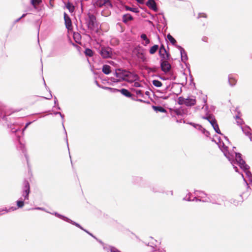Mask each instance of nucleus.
<instances>
[{"label": "nucleus", "mask_w": 252, "mask_h": 252, "mask_svg": "<svg viewBox=\"0 0 252 252\" xmlns=\"http://www.w3.org/2000/svg\"><path fill=\"white\" fill-rule=\"evenodd\" d=\"M227 147L222 143V147L220 148L222 152L223 153L224 156L228 159L231 162V164L233 166V168L236 172L238 171V168L234 165L235 163H237L240 167L243 169L244 172L245 173L246 176L249 178L250 180H252V174L249 170L250 167L247 165L245 161L243 159L242 155L239 153H235V160H231L232 156L230 155L229 153L227 151Z\"/></svg>", "instance_id": "nucleus-1"}, {"label": "nucleus", "mask_w": 252, "mask_h": 252, "mask_svg": "<svg viewBox=\"0 0 252 252\" xmlns=\"http://www.w3.org/2000/svg\"><path fill=\"white\" fill-rule=\"evenodd\" d=\"M30 192V184L27 181H25L24 182L22 197L20 198V200L17 201L16 202L18 208L23 207L24 205V201L29 200Z\"/></svg>", "instance_id": "nucleus-2"}, {"label": "nucleus", "mask_w": 252, "mask_h": 252, "mask_svg": "<svg viewBox=\"0 0 252 252\" xmlns=\"http://www.w3.org/2000/svg\"><path fill=\"white\" fill-rule=\"evenodd\" d=\"M98 53L103 59H112L114 56L113 49L108 46H100L98 49Z\"/></svg>", "instance_id": "nucleus-3"}, {"label": "nucleus", "mask_w": 252, "mask_h": 252, "mask_svg": "<svg viewBox=\"0 0 252 252\" xmlns=\"http://www.w3.org/2000/svg\"><path fill=\"white\" fill-rule=\"evenodd\" d=\"M128 71H127L126 69H123L122 68L116 69L115 70V75L118 79H116V81H114L120 82L121 81H125L126 76H127Z\"/></svg>", "instance_id": "nucleus-4"}, {"label": "nucleus", "mask_w": 252, "mask_h": 252, "mask_svg": "<svg viewBox=\"0 0 252 252\" xmlns=\"http://www.w3.org/2000/svg\"><path fill=\"white\" fill-rule=\"evenodd\" d=\"M195 194L196 195V201H202L203 202H209L211 198L207 195L202 191H195Z\"/></svg>", "instance_id": "nucleus-5"}, {"label": "nucleus", "mask_w": 252, "mask_h": 252, "mask_svg": "<svg viewBox=\"0 0 252 252\" xmlns=\"http://www.w3.org/2000/svg\"><path fill=\"white\" fill-rule=\"evenodd\" d=\"M96 22L95 16L92 14L89 15V20L87 22V26L89 29L91 31L94 30V26Z\"/></svg>", "instance_id": "nucleus-6"}, {"label": "nucleus", "mask_w": 252, "mask_h": 252, "mask_svg": "<svg viewBox=\"0 0 252 252\" xmlns=\"http://www.w3.org/2000/svg\"><path fill=\"white\" fill-rule=\"evenodd\" d=\"M139 77L137 74L134 72L128 71L127 76H126L125 81L129 83H133L136 81H138Z\"/></svg>", "instance_id": "nucleus-7"}, {"label": "nucleus", "mask_w": 252, "mask_h": 252, "mask_svg": "<svg viewBox=\"0 0 252 252\" xmlns=\"http://www.w3.org/2000/svg\"><path fill=\"white\" fill-rule=\"evenodd\" d=\"M209 197L211 198L209 202L213 204H220L223 201L222 197L219 194H212L209 195Z\"/></svg>", "instance_id": "nucleus-8"}, {"label": "nucleus", "mask_w": 252, "mask_h": 252, "mask_svg": "<svg viewBox=\"0 0 252 252\" xmlns=\"http://www.w3.org/2000/svg\"><path fill=\"white\" fill-rule=\"evenodd\" d=\"M106 88L107 89L113 90V91H112L113 92H120L123 95H125L126 97H132V94L127 89H122L121 90H118L117 89H113V88H108V87H106Z\"/></svg>", "instance_id": "nucleus-9"}, {"label": "nucleus", "mask_w": 252, "mask_h": 252, "mask_svg": "<svg viewBox=\"0 0 252 252\" xmlns=\"http://www.w3.org/2000/svg\"><path fill=\"white\" fill-rule=\"evenodd\" d=\"M189 125L192 126L196 128L197 130L200 131L203 134L206 136L208 137L210 135V132L203 128L201 125L198 124H195L192 123H189Z\"/></svg>", "instance_id": "nucleus-10"}, {"label": "nucleus", "mask_w": 252, "mask_h": 252, "mask_svg": "<svg viewBox=\"0 0 252 252\" xmlns=\"http://www.w3.org/2000/svg\"><path fill=\"white\" fill-rule=\"evenodd\" d=\"M166 60H164V61L161 60L160 63L161 70L164 72H168L171 68V65Z\"/></svg>", "instance_id": "nucleus-11"}, {"label": "nucleus", "mask_w": 252, "mask_h": 252, "mask_svg": "<svg viewBox=\"0 0 252 252\" xmlns=\"http://www.w3.org/2000/svg\"><path fill=\"white\" fill-rule=\"evenodd\" d=\"M96 4L99 7H102L103 6H106L107 7H112L110 0H97Z\"/></svg>", "instance_id": "nucleus-12"}, {"label": "nucleus", "mask_w": 252, "mask_h": 252, "mask_svg": "<svg viewBox=\"0 0 252 252\" xmlns=\"http://www.w3.org/2000/svg\"><path fill=\"white\" fill-rule=\"evenodd\" d=\"M159 54L160 57L163 60H167L169 57V54L167 53L166 49L163 45H161L160 47Z\"/></svg>", "instance_id": "nucleus-13"}, {"label": "nucleus", "mask_w": 252, "mask_h": 252, "mask_svg": "<svg viewBox=\"0 0 252 252\" xmlns=\"http://www.w3.org/2000/svg\"><path fill=\"white\" fill-rule=\"evenodd\" d=\"M177 48L180 51L182 61L183 62H186L188 60V58L187 52H186L185 49L180 45H177Z\"/></svg>", "instance_id": "nucleus-14"}, {"label": "nucleus", "mask_w": 252, "mask_h": 252, "mask_svg": "<svg viewBox=\"0 0 252 252\" xmlns=\"http://www.w3.org/2000/svg\"><path fill=\"white\" fill-rule=\"evenodd\" d=\"M63 18L65 27L68 30H69L72 26V23L70 18L65 12L63 14Z\"/></svg>", "instance_id": "nucleus-15"}, {"label": "nucleus", "mask_w": 252, "mask_h": 252, "mask_svg": "<svg viewBox=\"0 0 252 252\" xmlns=\"http://www.w3.org/2000/svg\"><path fill=\"white\" fill-rule=\"evenodd\" d=\"M146 5L154 11L156 12L158 11L157 4L154 0H148L146 2Z\"/></svg>", "instance_id": "nucleus-16"}, {"label": "nucleus", "mask_w": 252, "mask_h": 252, "mask_svg": "<svg viewBox=\"0 0 252 252\" xmlns=\"http://www.w3.org/2000/svg\"><path fill=\"white\" fill-rule=\"evenodd\" d=\"M242 130L243 132L246 135L249 137V138L251 141L252 140V137L251 136L252 133L251 132V129L249 126H246L244 127L241 126Z\"/></svg>", "instance_id": "nucleus-17"}, {"label": "nucleus", "mask_w": 252, "mask_h": 252, "mask_svg": "<svg viewBox=\"0 0 252 252\" xmlns=\"http://www.w3.org/2000/svg\"><path fill=\"white\" fill-rule=\"evenodd\" d=\"M203 118L204 119L207 120L211 124L212 126H215L217 124L216 119L214 118V117L212 116L203 117Z\"/></svg>", "instance_id": "nucleus-18"}, {"label": "nucleus", "mask_w": 252, "mask_h": 252, "mask_svg": "<svg viewBox=\"0 0 252 252\" xmlns=\"http://www.w3.org/2000/svg\"><path fill=\"white\" fill-rule=\"evenodd\" d=\"M196 99L193 98H187L186 99V105L192 106L196 103Z\"/></svg>", "instance_id": "nucleus-19"}, {"label": "nucleus", "mask_w": 252, "mask_h": 252, "mask_svg": "<svg viewBox=\"0 0 252 252\" xmlns=\"http://www.w3.org/2000/svg\"><path fill=\"white\" fill-rule=\"evenodd\" d=\"M228 82L231 86H234L236 85L237 79L232 74L228 75Z\"/></svg>", "instance_id": "nucleus-20"}, {"label": "nucleus", "mask_w": 252, "mask_h": 252, "mask_svg": "<svg viewBox=\"0 0 252 252\" xmlns=\"http://www.w3.org/2000/svg\"><path fill=\"white\" fill-rule=\"evenodd\" d=\"M102 72L105 74H109L110 73L111 67L107 64L103 65L102 68Z\"/></svg>", "instance_id": "nucleus-21"}, {"label": "nucleus", "mask_w": 252, "mask_h": 252, "mask_svg": "<svg viewBox=\"0 0 252 252\" xmlns=\"http://www.w3.org/2000/svg\"><path fill=\"white\" fill-rule=\"evenodd\" d=\"M141 38L145 41V42H142V44L144 46H147L150 43V40L147 38V35L145 34H142L141 35Z\"/></svg>", "instance_id": "nucleus-22"}, {"label": "nucleus", "mask_w": 252, "mask_h": 252, "mask_svg": "<svg viewBox=\"0 0 252 252\" xmlns=\"http://www.w3.org/2000/svg\"><path fill=\"white\" fill-rule=\"evenodd\" d=\"M133 19L132 16L129 14H125L123 16V21L124 23H126L129 21Z\"/></svg>", "instance_id": "nucleus-23"}, {"label": "nucleus", "mask_w": 252, "mask_h": 252, "mask_svg": "<svg viewBox=\"0 0 252 252\" xmlns=\"http://www.w3.org/2000/svg\"><path fill=\"white\" fill-rule=\"evenodd\" d=\"M152 107L153 109L156 112H160L162 113H165L166 112V110L163 107L160 106H153Z\"/></svg>", "instance_id": "nucleus-24"}, {"label": "nucleus", "mask_w": 252, "mask_h": 252, "mask_svg": "<svg viewBox=\"0 0 252 252\" xmlns=\"http://www.w3.org/2000/svg\"><path fill=\"white\" fill-rule=\"evenodd\" d=\"M167 38L172 45L176 46V47H177V45H176V40L171 35L168 34L167 35Z\"/></svg>", "instance_id": "nucleus-25"}, {"label": "nucleus", "mask_w": 252, "mask_h": 252, "mask_svg": "<svg viewBox=\"0 0 252 252\" xmlns=\"http://www.w3.org/2000/svg\"><path fill=\"white\" fill-rule=\"evenodd\" d=\"M42 2V0H31V3L35 9H37V5Z\"/></svg>", "instance_id": "nucleus-26"}, {"label": "nucleus", "mask_w": 252, "mask_h": 252, "mask_svg": "<svg viewBox=\"0 0 252 252\" xmlns=\"http://www.w3.org/2000/svg\"><path fill=\"white\" fill-rule=\"evenodd\" d=\"M8 126L10 128L11 132L13 133L17 132L19 129V126H15L14 125H8Z\"/></svg>", "instance_id": "nucleus-27"}, {"label": "nucleus", "mask_w": 252, "mask_h": 252, "mask_svg": "<svg viewBox=\"0 0 252 252\" xmlns=\"http://www.w3.org/2000/svg\"><path fill=\"white\" fill-rule=\"evenodd\" d=\"M16 209H17V208L15 207H11L9 208L8 209H7L6 208H5V210L2 209L1 210H0V215L3 214L4 213L3 212H9L15 211Z\"/></svg>", "instance_id": "nucleus-28"}, {"label": "nucleus", "mask_w": 252, "mask_h": 252, "mask_svg": "<svg viewBox=\"0 0 252 252\" xmlns=\"http://www.w3.org/2000/svg\"><path fill=\"white\" fill-rule=\"evenodd\" d=\"M66 7L68 9L70 12H73L74 11V5L70 3V2H68L66 5Z\"/></svg>", "instance_id": "nucleus-29"}, {"label": "nucleus", "mask_w": 252, "mask_h": 252, "mask_svg": "<svg viewBox=\"0 0 252 252\" xmlns=\"http://www.w3.org/2000/svg\"><path fill=\"white\" fill-rule=\"evenodd\" d=\"M158 49V45H155L150 48L149 52L151 54H154L157 51Z\"/></svg>", "instance_id": "nucleus-30"}, {"label": "nucleus", "mask_w": 252, "mask_h": 252, "mask_svg": "<svg viewBox=\"0 0 252 252\" xmlns=\"http://www.w3.org/2000/svg\"><path fill=\"white\" fill-rule=\"evenodd\" d=\"M67 220H66V222H69V223H71V224H73V225H75L76 226H77V227H79V228L81 229H82V230H85V229H83V228L81 227V226L80 224H79L78 223H76V222H75L73 221V220H71L70 219H68V218H67Z\"/></svg>", "instance_id": "nucleus-31"}, {"label": "nucleus", "mask_w": 252, "mask_h": 252, "mask_svg": "<svg viewBox=\"0 0 252 252\" xmlns=\"http://www.w3.org/2000/svg\"><path fill=\"white\" fill-rule=\"evenodd\" d=\"M191 194L189 193L188 194H187L184 198V200H187V201H194L195 200V199H196V197H193V199H191Z\"/></svg>", "instance_id": "nucleus-32"}, {"label": "nucleus", "mask_w": 252, "mask_h": 252, "mask_svg": "<svg viewBox=\"0 0 252 252\" xmlns=\"http://www.w3.org/2000/svg\"><path fill=\"white\" fill-rule=\"evenodd\" d=\"M104 249L108 251V250H110L111 252H120L116 248L111 246H109L108 248L106 247H104Z\"/></svg>", "instance_id": "nucleus-33"}, {"label": "nucleus", "mask_w": 252, "mask_h": 252, "mask_svg": "<svg viewBox=\"0 0 252 252\" xmlns=\"http://www.w3.org/2000/svg\"><path fill=\"white\" fill-rule=\"evenodd\" d=\"M125 8H126V9L128 11H132L134 13L139 12V10L137 8L130 7L128 6H126Z\"/></svg>", "instance_id": "nucleus-34"}, {"label": "nucleus", "mask_w": 252, "mask_h": 252, "mask_svg": "<svg viewBox=\"0 0 252 252\" xmlns=\"http://www.w3.org/2000/svg\"><path fill=\"white\" fill-rule=\"evenodd\" d=\"M152 83L153 85L157 87H160L162 85V83L158 80H153L152 81Z\"/></svg>", "instance_id": "nucleus-35"}, {"label": "nucleus", "mask_w": 252, "mask_h": 252, "mask_svg": "<svg viewBox=\"0 0 252 252\" xmlns=\"http://www.w3.org/2000/svg\"><path fill=\"white\" fill-rule=\"evenodd\" d=\"M216 139L213 138L212 141L216 142L217 144H218L219 146V147L220 148L221 146V139L220 138L218 137V136H215Z\"/></svg>", "instance_id": "nucleus-36"}, {"label": "nucleus", "mask_w": 252, "mask_h": 252, "mask_svg": "<svg viewBox=\"0 0 252 252\" xmlns=\"http://www.w3.org/2000/svg\"><path fill=\"white\" fill-rule=\"evenodd\" d=\"M85 54L87 56L92 57L93 55V52L91 49L87 48L85 51Z\"/></svg>", "instance_id": "nucleus-37"}, {"label": "nucleus", "mask_w": 252, "mask_h": 252, "mask_svg": "<svg viewBox=\"0 0 252 252\" xmlns=\"http://www.w3.org/2000/svg\"><path fill=\"white\" fill-rule=\"evenodd\" d=\"M186 99L183 97H179L178 98V103L180 105L185 104L186 105Z\"/></svg>", "instance_id": "nucleus-38"}, {"label": "nucleus", "mask_w": 252, "mask_h": 252, "mask_svg": "<svg viewBox=\"0 0 252 252\" xmlns=\"http://www.w3.org/2000/svg\"><path fill=\"white\" fill-rule=\"evenodd\" d=\"M54 214L56 217H58V218H60V219H61L63 220H64V221H66V220H67V217H65V216H63L62 215H60V214H58V213H56H56H55Z\"/></svg>", "instance_id": "nucleus-39"}, {"label": "nucleus", "mask_w": 252, "mask_h": 252, "mask_svg": "<svg viewBox=\"0 0 252 252\" xmlns=\"http://www.w3.org/2000/svg\"><path fill=\"white\" fill-rule=\"evenodd\" d=\"M212 127H213L214 129L217 133L222 135V134L220 132V130L219 129V127L218 124H217L215 126H212Z\"/></svg>", "instance_id": "nucleus-40"}, {"label": "nucleus", "mask_w": 252, "mask_h": 252, "mask_svg": "<svg viewBox=\"0 0 252 252\" xmlns=\"http://www.w3.org/2000/svg\"><path fill=\"white\" fill-rule=\"evenodd\" d=\"M73 37L76 42H78V40L81 39L80 34L78 33H74Z\"/></svg>", "instance_id": "nucleus-41"}, {"label": "nucleus", "mask_w": 252, "mask_h": 252, "mask_svg": "<svg viewBox=\"0 0 252 252\" xmlns=\"http://www.w3.org/2000/svg\"><path fill=\"white\" fill-rule=\"evenodd\" d=\"M135 93H136V94L137 95H139V96H142L143 97V94L142 93V91L140 90H136L135 91Z\"/></svg>", "instance_id": "nucleus-42"}, {"label": "nucleus", "mask_w": 252, "mask_h": 252, "mask_svg": "<svg viewBox=\"0 0 252 252\" xmlns=\"http://www.w3.org/2000/svg\"><path fill=\"white\" fill-rule=\"evenodd\" d=\"M19 148H20V149L22 151L23 153H25V146L23 144H22L21 142L19 141Z\"/></svg>", "instance_id": "nucleus-43"}, {"label": "nucleus", "mask_w": 252, "mask_h": 252, "mask_svg": "<svg viewBox=\"0 0 252 252\" xmlns=\"http://www.w3.org/2000/svg\"><path fill=\"white\" fill-rule=\"evenodd\" d=\"M133 83V84L132 85L134 87H141V85L137 82V81H136Z\"/></svg>", "instance_id": "nucleus-44"}, {"label": "nucleus", "mask_w": 252, "mask_h": 252, "mask_svg": "<svg viewBox=\"0 0 252 252\" xmlns=\"http://www.w3.org/2000/svg\"><path fill=\"white\" fill-rule=\"evenodd\" d=\"M236 120H239V121H237V123L238 125H242L243 121L241 119H240V118H239V117L238 116H236Z\"/></svg>", "instance_id": "nucleus-45"}, {"label": "nucleus", "mask_w": 252, "mask_h": 252, "mask_svg": "<svg viewBox=\"0 0 252 252\" xmlns=\"http://www.w3.org/2000/svg\"><path fill=\"white\" fill-rule=\"evenodd\" d=\"M202 102H203L204 104L203 106L202 107V109L204 108V107L206 105L207 103V97L206 96H204L202 98Z\"/></svg>", "instance_id": "nucleus-46"}, {"label": "nucleus", "mask_w": 252, "mask_h": 252, "mask_svg": "<svg viewBox=\"0 0 252 252\" xmlns=\"http://www.w3.org/2000/svg\"><path fill=\"white\" fill-rule=\"evenodd\" d=\"M43 98H44L45 99H51L52 98V95L51 94V91H50V94L49 95H48V97H43Z\"/></svg>", "instance_id": "nucleus-47"}, {"label": "nucleus", "mask_w": 252, "mask_h": 252, "mask_svg": "<svg viewBox=\"0 0 252 252\" xmlns=\"http://www.w3.org/2000/svg\"><path fill=\"white\" fill-rule=\"evenodd\" d=\"M201 17L206 18L207 17V15L205 13H199L198 18H200Z\"/></svg>", "instance_id": "nucleus-48"}, {"label": "nucleus", "mask_w": 252, "mask_h": 252, "mask_svg": "<svg viewBox=\"0 0 252 252\" xmlns=\"http://www.w3.org/2000/svg\"><path fill=\"white\" fill-rule=\"evenodd\" d=\"M54 103L55 105H58V101L56 96H54Z\"/></svg>", "instance_id": "nucleus-49"}, {"label": "nucleus", "mask_w": 252, "mask_h": 252, "mask_svg": "<svg viewBox=\"0 0 252 252\" xmlns=\"http://www.w3.org/2000/svg\"><path fill=\"white\" fill-rule=\"evenodd\" d=\"M132 99L133 100H135V101H139V102H145V101H144L143 100L141 99H134V98H132Z\"/></svg>", "instance_id": "nucleus-50"}, {"label": "nucleus", "mask_w": 252, "mask_h": 252, "mask_svg": "<svg viewBox=\"0 0 252 252\" xmlns=\"http://www.w3.org/2000/svg\"><path fill=\"white\" fill-rule=\"evenodd\" d=\"M84 231H85L86 232H87V233H88L89 235H90L91 236H92L95 239H96V238L91 233L89 232L88 231H87L86 230H84Z\"/></svg>", "instance_id": "nucleus-51"}, {"label": "nucleus", "mask_w": 252, "mask_h": 252, "mask_svg": "<svg viewBox=\"0 0 252 252\" xmlns=\"http://www.w3.org/2000/svg\"><path fill=\"white\" fill-rule=\"evenodd\" d=\"M35 209L39 210H42V211L45 210L44 208H41V207H36V208H35Z\"/></svg>", "instance_id": "nucleus-52"}, {"label": "nucleus", "mask_w": 252, "mask_h": 252, "mask_svg": "<svg viewBox=\"0 0 252 252\" xmlns=\"http://www.w3.org/2000/svg\"><path fill=\"white\" fill-rule=\"evenodd\" d=\"M202 40L204 41V42H207V37H203L202 38Z\"/></svg>", "instance_id": "nucleus-53"}, {"label": "nucleus", "mask_w": 252, "mask_h": 252, "mask_svg": "<svg viewBox=\"0 0 252 252\" xmlns=\"http://www.w3.org/2000/svg\"><path fill=\"white\" fill-rule=\"evenodd\" d=\"M31 124V122H29V123H27V124L25 126V127L24 129H26L28 126L29 125H30Z\"/></svg>", "instance_id": "nucleus-54"}, {"label": "nucleus", "mask_w": 252, "mask_h": 252, "mask_svg": "<svg viewBox=\"0 0 252 252\" xmlns=\"http://www.w3.org/2000/svg\"><path fill=\"white\" fill-rule=\"evenodd\" d=\"M136 1L140 3H143V0H136Z\"/></svg>", "instance_id": "nucleus-55"}, {"label": "nucleus", "mask_w": 252, "mask_h": 252, "mask_svg": "<svg viewBox=\"0 0 252 252\" xmlns=\"http://www.w3.org/2000/svg\"><path fill=\"white\" fill-rule=\"evenodd\" d=\"M55 115H61V113L60 112H56L54 113Z\"/></svg>", "instance_id": "nucleus-56"}, {"label": "nucleus", "mask_w": 252, "mask_h": 252, "mask_svg": "<svg viewBox=\"0 0 252 252\" xmlns=\"http://www.w3.org/2000/svg\"><path fill=\"white\" fill-rule=\"evenodd\" d=\"M27 14V13L23 14L21 16V17H20V18H21V19H22V18H23L25 17Z\"/></svg>", "instance_id": "nucleus-57"}, {"label": "nucleus", "mask_w": 252, "mask_h": 252, "mask_svg": "<svg viewBox=\"0 0 252 252\" xmlns=\"http://www.w3.org/2000/svg\"><path fill=\"white\" fill-rule=\"evenodd\" d=\"M179 111L178 110H176V113L177 115H180V113L179 112Z\"/></svg>", "instance_id": "nucleus-58"}, {"label": "nucleus", "mask_w": 252, "mask_h": 252, "mask_svg": "<svg viewBox=\"0 0 252 252\" xmlns=\"http://www.w3.org/2000/svg\"><path fill=\"white\" fill-rule=\"evenodd\" d=\"M21 19V18H20H20H19L18 19H16V20H15V22H19Z\"/></svg>", "instance_id": "nucleus-59"}, {"label": "nucleus", "mask_w": 252, "mask_h": 252, "mask_svg": "<svg viewBox=\"0 0 252 252\" xmlns=\"http://www.w3.org/2000/svg\"><path fill=\"white\" fill-rule=\"evenodd\" d=\"M60 116H61V117L62 118L63 120V117H64V115H63L62 113H61V115H60Z\"/></svg>", "instance_id": "nucleus-60"}, {"label": "nucleus", "mask_w": 252, "mask_h": 252, "mask_svg": "<svg viewBox=\"0 0 252 252\" xmlns=\"http://www.w3.org/2000/svg\"><path fill=\"white\" fill-rule=\"evenodd\" d=\"M25 157H26V158L27 159V162H28V157H27V156L26 154H25Z\"/></svg>", "instance_id": "nucleus-61"}, {"label": "nucleus", "mask_w": 252, "mask_h": 252, "mask_svg": "<svg viewBox=\"0 0 252 252\" xmlns=\"http://www.w3.org/2000/svg\"><path fill=\"white\" fill-rule=\"evenodd\" d=\"M149 92H148V91L146 92V93H145V94L146 95H149Z\"/></svg>", "instance_id": "nucleus-62"}, {"label": "nucleus", "mask_w": 252, "mask_h": 252, "mask_svg": "<svg viewBox=\"0 0 252 252\" xmlns=\"http://www.w3.org/2000/svg\"><path fill=\"white\" fill-rule=\"evenodd\" d=\"M153 252H159L158 250H156Z\"/></svg>", "instance_id": "nucleus-63"}, {"label": "nucleus", "mask_w": 252, "mask_h": 252, "mask_svg": "<svg viewBox=\"0 0 252 252\" xmlns=\"http://www.w3.org/2000/svg\"><path fill=\"white\" fill-rule=\"evenodd\" d=\"M99 32V30H98V29H97L96 30V31H95V32H97H97Z\"/></svg>", "instance_id": "nucleus-64"}]
</instances>
